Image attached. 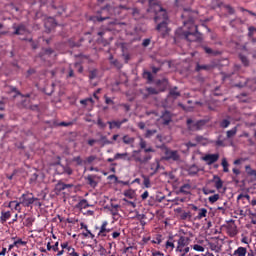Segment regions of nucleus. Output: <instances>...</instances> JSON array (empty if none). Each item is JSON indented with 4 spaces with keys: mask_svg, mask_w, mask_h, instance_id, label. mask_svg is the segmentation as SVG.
I'll return each instance as SVG.
<instances>
[{
    "mask_svg": "<svg viewBox=\"0 0 256 256\" xmlns=\"http://www.w3.org/2000/svg\"><path fill=\"white\" fill-rule=\"evenodd\" d=\"M211 183H214L216 189H223V180H221V177L214 175Z\"/></svg>",
    "mask_w": 256,
    "mask_h": 256,
    "instance_id": "nucleus-18",
    "label": "nucleus"
},
{
    "mask_svg": "<svg viewBox=\"0 0 256 256\" xmlns=\"http://www.w3.org/2000/svg\"><path fill=\"white\" fill-rule=\"evenodd\" d=\"M78 207H79V209H87V207H91V206H90L89 202L87 201V199H82L78 203Z\"/></svg>",
    "mask_w": 256,
    "mask_h": 256,
    "instance_id": "nucleus-33",
    "label": "nucleus"
},
{
    "mask_svg": "<svg viewBox=\"0 0 256 256\" xmlns=\"http://www.w3.org/2000/svg\"><path fill=\"white\" fill-rule=\"evenodd\" d=\"M162 125H169L171 121L173 120L171 117V112L165 111L161 116Z\"/></svg>",
    "mask_w": 256,
    "mask_h": 256,
    "instance_id": "nucleus-14",
    "label": "nucleus"
},
{
    "mask_svg": "<svg viewBox=\"0 0 256 256\" xmlns=\"http://www.w3.org/2000/svg\"><path fill=\"white\" fill-rule=\"evenodd\" d=\"M248 175L250 177H254V179H256V170L250 171Z\"/></svg>",
    "mask_w": 256,
    "mask_h": 256,
    "instance_id": "nucleus-64",
    "label": "nucleus"
},
{
    "mask_svg": "<svg viewBox=\"0 0 256 256\" xmlns=\"http://www.w3.org/2000/svg\"><path fill=\"white\" fill-rule=\"evenodd\" d=\"M132 15H133L134 19H141V15L139 14V9H137V8H133Z\"/></svg>",
    "mask_w": 256,
    "mask_h": 256,
    "instance_id": "nucleus-46",
    "label": "nucleus"
},
{
    "mask_svg": "<svg viewBox=\"0 0 256 256\" xmlns=\"http://www.w3.org/2000/svg\"><path fill=\"white\" fill-rule=\"evenodd\" d=\"M11 219V212L10 211H2L0 216V222L2 224L7 223V220Z\"/></svg>",
    "mask_w": 256,
    "mask_h": 256,
    "instance_id": "nucleus-21",
    "label": "nucleus"
},
{
    "mask_svg": "<svg viewBox=\"0 0 256 256\" xmlns=\"http://www.w3.org/2000/svg\"><path fill=\"white\" fill-rule=\"evenodd\" d=\"M169 97H172V99H177V97H181V92L177 91V87L171 88L169 90Z\"/></svg>",
    "mask_w": 256,
    "mask_h": 256,
    "instance_id": "nucleus-23",
    "label": "nucleus"
},
{
    "mask_svg": "<svg viewBox=\"0 0 256 256\" xmlns=\"http://www.w3.org/2000/svg\"><path fill=\"white\" fill-rule=\"evenodd\" d=\"M136 214H135V216H134V218L135 219H138V221H143V219H147V216H145V214H139V212H135Z\"/></svg>",
    "mask_w": 256,
    "mask_h": 256,
    "instance_id": "nucleus-47",
    "label": "nucleus"
},
{
    "mask_svg": "<svg viewBox=\"0 0 256 256\" xmlns=\"http://www.w3.org/2000/svg\"><path fill=\"white\" fill-rule=\"evenodd\" d=\"M74 185L73 184H65L62 181H59L56 186L55 189L56 191H58V193H61V191H65V189H73Z\"/></svg>",
    "mask_w": 256,
    "mask_h": 256,
    "instance_id": "nucleus-13",
    "label": "nucleus"
},
{
    "mask_svg": "<svg viewBox=\"0 0 256 256\" xmlns=\"http://www.w3.org/2000/svg\"><path fill=\"white\" fill-rule=\"evenodd\" d=\"M45 55H53V49L48 48V49H45L43 53H40L41 58L45 57Z\"/></svg>",
    "mask_w": 256,
    "mask_h": 256,
    "instance_id": "nucleus-44",
    "label": "nucleus"
},
{
    "mask_svg": "<svg viewBox=\"0 0 256 256\" xmlns=\"http://www.w3.org/2000/svg\"><path fill=\"white\" fill-rule=\"evenodd\" d=\"M117 209H119V205H111L110 212L113 216L119 215V211Z\"/></svg>",
    "mask_w": 256,
    "mask_h": 256,
    "instance_id": "nucleus-40",
    "label": "nucleus"
},
{
    "mask_svg": "<svg viewBox=\"0 0 256 256\" xmlns=\"http://www.w3.org/2000/svg\"><path fill=\"white\" fill-rule=\"evenodd\" d=\"M162 83L164 84V86L160 89L153 87L146 88L148 95H159V93L165 91V89H167V80H163Z\"/></svg>",
    "mask_w": 256,
    "mask_h": 256,
    "instance_id": "nucleus-10",
    "label": "nucleus"
},
{
    "mask_svg": "<svg viewBox=\"0 0 256 256\" xmlns=\"http://www.w3.org/2000/svg\"><path fill=\"white\" fill-rule=\"evenodd\" d=\"M100 255H103V253H105V247H103V245L99 244L98 246H96Z\"/></svg>",
    "mask_w": 256,
    "mask_h": 256,
    "instance_id": "nucleus-59",
    "label": "nucleus"
},
{
    "mask_svg": "<svg viewBox=\"0 0 256 256\" xmlns=\"http://www.w3.org/2000/svg\"><path fill=\"white\" fill-rule=\"evenodd\" d=\"M202 49L207 55H211L212 57H217V55H221V51L213 50L208 46H202Z\"/></svg>",
    "mask_w": 256,
    "mask_h": 256,
    "instance_id": "nucleus-17",
    "label": "nucleus"
},
{
    "mask_svg": "<svg viewBox=\"0 0 256 256\" xmlns=\"http://www.w3.org/2000/svg\"><path fill=\"white\" fill-rule=\"evenodd\" d=\"M211 65H205V64H197L195 71L199 72V71H209L211 70Z\"/></svg>",
    "mask_w": 256,
    "mask_h": 256,
    "instance_id": "nucleus-26",
    "label": "nucleus"
},
{
    "mask_svg": "<svg viewBox=\"0 0 256 256\" xmlns=\"http://www.w3.org/2000/svg\"><path fill=\"white\" fill-rule=\"evenodd\" d=\"M95 159H97V156H89L87 158V163L91 164L93 163V161H95Z\"/></svg>",
    "mask_w": 256,
    "mask_h": 256,
    "instance_id": "nucleus-61",
    "label": "nucleus"
},
{
    "mask_svg": "<svg viewBox=\"0 0 256 256\" xmlns=\"http://www.w3.org/2000/svg\"><path fill=\"white\" fill-rule=\"evenodd\" d=\"M181 17L184 27H187V25L188 29L194 27L195 32L183 31V29L179 28L178 30H176L175 37L180 39H186V41H190V43L196 41H203V34L199 32V30L197 29V25L194 24L195 17H197V13L191 11V9L189 8H184Z\"/></svg>",
    "mask_w": 256,
    "mask_h": 256,
    "instance_id": "nucleus-1",
    "label": "nucleus"
},
{
    "mask_svg": "<svg viewBox=\"0 0 256 256\" xmlns=\"http://www.w3.org/2000/svg\"><path fill=\"white\" fill-rule=\"evenodd\" d=\"M199 167H197V165H192L189 168V175H197V173L199 172Z\"/></svg>",
    "mask_w": 256,
    "mask_h": 256,
    "instance_id": "nucleus-37",
    "label": "nucleus"
},
{
    "mask_svg": "<svg viewBox=\"0 0 256 256\" xmlns=\"http://www.w3.org/2000/svg\"><path fill=\"white\" fill-rule=\"evenodd\" d=\"M97 179H99V177L97 175H88L86 177V181H87L88 185H90V187H92L93 189H95V187H97V185L99 184Z\"/></svg>",
    "mask_w": 256,
    "mask_h": 256,
    "instance_id": "nucleus-12",
    "label": "nucleus"
},
{
    "mask_svg": "<svg viewBox=\"0 0 256 256\" xmlns=\"http://www.w3.org/2000/svg\"><path fill=\"white\" fill-rule=\"evenodd\" d=\"M12 29L14 30L13 35H25L27 33V26L25 24L14 23Z\"/></svg>",
    "mask_w": 256,
    "mask_h": 256,
    "instance_id": "nucleus-9",
    "label": "nucleus"
},
{
    "mask_svg": "<svg viewBox=\"0 0 256 256\" xmlns=\"http://www.w3.org/2000/svg\"><path fill=\"white\" fill-rule=\"evenodd\" d=\"M96 125L99 127V129L105 130L107 128V122H104L101 117H98Z\"/></svg>",
    "mask_w": 256,
    "mask_h": 256,
    "instance_id": "nucleus-30",
    "label": "nucleus"
},
{
    "mask_svg": "<svg viewBox=\"0 0 256 256\" xmlns=\"http://www.w3.org/2000/svg\"><path fill=\"white\" fill-rule=\"evenodd\" d=\"M150 8L148 11H154L156 13V16L154 18L155 23H158L156 26V31H159L161 37L165 38L169 35L171 32V29L169 26V16H167V11H165L159 4L153 3V0H148Z\"/></svg>",
    "mask_w": 256,
    "mask_h": 256,
    "instance_id": "nucleus-2",
    "label": "nucleus"
},
{
    "mask_svg": "<svg viewBox=\"0 0 256 256\" xmlns=\"http://www.w3.org/2000/svg\"><path fill=\"white\" fill-rule=\"evenodd\" d=\"M189 237H185V236H180V238L178 239V245L176 247V251L178 253H181L180 256H187V253H189L190 248L187 246L189 245Z\"/></svg>",
    "mask_w": 256,
    "mask_h": 256,
    "instance_id": "nucleus-4",
    "label": "nucleus"
},
{
    "mask_svg": "<svg viewBox=\"0 0 256 256\" xmlns=\"http://www.w3.org/2000/svg\"><path fill=\"white\" fill-rule=\"evenodd\" d=\"M164 161H181V154L177 150L165 148Z\"/></svg>",
    "mask_w": 256,
    "mask_h": 256,
    "instance_id": "nucleus-5",
    "label": "nucleus"
},
{
    "mask_svg": "<svg viewBox=\"0 0 256 256\" xmlns=\"http://www.w3.org/2000/svg\"><path fill=\"white\" fill-rule=\"evenodd\" d=\"M114 159H123V161H132V158L129 156V153H116Z\"/></svg>",
    "mask_w": 256,
    "mask_h": 256,
    "instance_id": "nucleus-20",
    "label": "nucleus"
},
{
    "mask_svg": "<svg viewBox=\"0 0 256 256\" xmlns=\"http://www.w3.org/2000/svg\"><path fill=\"white\" fill-rule=\"evenodd\" d=\"M233 256H247V248L238 247V249L234 251Z\"/></svg>",
    "mask_w": 256,
    "mask_h": 256,
    "instance_id": "nucleus-22",
    "label": "nucleus"
},
{
    "mask_svg": "<svg viewBox=\"0 0 256 256\" xmlns=\"http://www.w3.org/2000/svg\"><path fill=\"white\" fill-rule=\"evenodd\" d=\"M161 168V164H159V162H155L152 163L150 166L151 171H153V173H151V176L155 175V173H157V171H159V169Z\"/></svg>",
    "mask_w": 256,
    "mask_h": 256,
    "instance_id": "nucleus-28",
    "label": "nucleus"
},
{
    "mask_svg": "<svg viewBox=\"0 0 256 256\" xmlns=\"http://www.w3.org/2000/svg\"><path fill=\"white\" fill-rule=\"evenodd\" d=\"M101 141H103L104 145H111V141L107 140V136H101L100 137Z\"/></svg>",
    "mask_w": 256,
    "mask_h": 256,
    "instance_id": "nucleus-53",
    "label": "nucleus"
},
{
    "mask_svg": "<svg viewBox=\"0 0 256 256\" xmlns=\"http://www.w3.org/2000/svg\"><path fill=\"white\" fill-rule=\"evenodd\" d=\"M56 173L57 175H73V168L58 162L56 164Z\"/></svg>",
    "mask_w": 256,
    "mask_h": 256,
    "instance_id": "nucleus-8",
    "label": "nucleus"
},
{
    "mask_svg": "<svg viewBox=\"0 0 256 256\" xmlns=\"http://www.w3.org/2000/svg\"><path fill=\"white\" fill-rule=\"evenodd\" d=\"M122 141L125 145H133V143H135V138L125 135L123 136Z\"/></svg>",
    "mask_w": 256,
    "mask_h": 256,
    "instance_id": "nucleus-25",
    "label": "nucleus"
},
{
    "mask_svg": "<svg viewBox=\"0 0 256 256\" xmlns=\"http://www.w3.org/2000/svg\"><path fill=\"white\" fill-rule=\"evenodd\" d=\"M68 256H72L74 253H76L75 248L70 246L67 250Z\"/></svg>",
    "mask_w": 256,
    "mask_h": 256,
    "instance_id": "nucleus-60",
    "label": "nucleus"
},
{
    "mask_svg": "<svg viewBox=\"0 0 256 256\" xmlns=\"http://www.w3.org/2000/svg\"><path fill=\"white\" fill-rule=\"evenodd\" d=\"M97 35H99L100 37L97 39V43L99 45H103V47H107V39L103 38V36L105 35V30L99 31L97 33Z\"/></svg>",
    "mask_w": 256,
    "mask_h": 256,
    "instance_id": "nucleus-19",
    "label": "nucleus"
},
{
    "mask_svg": "<svg viewBox=\"0 0 256 256\" xmlns=\"http://www.w3.org/2000/svg\"><path fill=\"white\" fill-rule=\"evenodd\" d=\"M121 9H129V8H127V6L125 5H119L118 7H116V13L119 14V11H121Z\"/></svg>",
    "mask_w": 256,
    "mask_h": 256,
    "instance_id": "nucleus-62",
    "label": "nucleus"
},
{
    "mask_svg": "<svg viewBox=\"0 0 256 256\" xmlns=\"http://www.w3.org/2000/svg\"><path fill=\"white\" fill-rule=\"evenodd\" d=\"M143 47H149V45H151V39L147 38L144 39L142 42Z\"/></svg>",
    "mask_w": 256,
    "mask_h": 256,
    "instance_id": "nucleus-58",
    "label": "nucleus"
},
{
    "mask_svg": "<svg viewBox=\"0 0 256 256\" xmlns=\"http://www.w3.org/2000/svg\"><path fill=\"white\" fill-rule=\"evenodd\" d=\"M104 99H105L106 105H115V102L113 101V99L107 97V95L104 96Z\"/></svg>",
    "mask_w": 256,
    "mask_h": 256,
    "instance_id": "nucleus-51",
    "label": "nucleus"
},
{
    "mask_svg": "<svg viewBox=\"0 0 256 256\" xmlns=\"http://www.w3.org/2000/svg\"><path fill=\"white\" fill-rule=\"evenodd\" d=\"M209 203H217L219 201V194H214L208 198Z\"/></svg>",
    "mask_w": 256,
    "mask_h": 256,
    "instance_id": "nucleus-42",
    "label": "nucleus"
},
{
    "mask_svg": "<svg viewBox=\"0 0 256 256\" xmlns=\"http://www.w3.org/2000/svg\"><path fill=\"white\" fill-rule=\"evenodd\" d=\"M125 197H129V199H133V197L135 196V192L133 191H127L124 193Z\"/></svg>",
    "mask_w": 256,
    "mask_h": 256,
    "instance_id": "nucleus-56",
    "label": "nucleus"
},
{
    "mask_svg": "<svg viewBox=\"0 0 256 256\" xmlns=\"http://www.w3.org/2000/svg\"><path fill=\"white\" fill-rule=\"evenodd\" d=\"M114 8L113 6L106 4L104 7L98 11V15L94 17V21H98L99 23L103 21H107V19H111V15H113Z\"/></svg>",
    "mask_w": 256,
    "mask_h": 256,
    "instance_id": "nucleus-3",
    "label": "nucleus"
},
{
    "mask_svg": "<svg viewBox=\"0 0 256 256\" xmlns=\"http://www.w3.org/2000/svg\"><path fill=\"white\" fill-rule=\"evenodd\" d=\"M239 58L240 61H242L244 67H249V59L246 56L240 55Z\"/></svg>",
    "mask_w": 256,
    "mask_h": 256,
    "instance_id": "nucleus-41",
    "label": "nucleus"
},
{
    "mask_svg": "<svg viewBox=\"0 0 256 256\" xmlns=\"http://www.w3.org/2000/svg\"><path fill=\"white\" fill-rule=\"evenodd\" d=\"M80 103L81 105H88L89 103L93 105L94 101H93V98H87V99L81 100Z\"/></svg>",
    "mask_w": 256,
    "mask_h": 256,
    "instance_id": "nucleus-49",
    "label": "nucleus"
},
{
    "mask_svg": "<svg viewBox=\"0 0 256 256\" xmlns=\"http://www.w3.org/2000/svg\"><path fill=\"white\" fill-rule=\"evenodd\" d=\"M95 143H97V140H95V139H90V140H88V145H89L90 147H93V145H95Z\"/></svg>",
    "mask_w": 256,
    "mask_h": 256,
    "instance_id": "nucleus-63",
    "label": "nucleus"
},
{
    "mask_svg": "<svg viewBox=\"0 0 256 256\" xmlns=\"http://www.w3.org/2000/svg\"><path fill=\"white\" fill-rule=\"evenodd\" d=\"M175 249V240H173V237H169V240L166 242V248L169 249Z\"/></svg>",
    "mask_w": 256,
    "mask_h": 256,
    "instance_id": "nucleus-39",
    "label": "nucleus"
},
{
    "mask_svg": "<svg viewBox=\"0 0 256 256\" xmlns=\"http://www.w3.org/2000/svg\"><path fill=\"white\" fill-rule=\"evenodd\" d=\"M202 159L207 163V165H213V163H217V161H219V154H207Z\"/></svg>",
    "mask_w": 256,
    "mask_h": 256,
    "instance_id": "nucleus-11",
    "label": "nucleus"
},
{
    "mask_svg": "<svg viewBox=\"0 0 256 256\" xmlns=\"http://www.w3.org/2000/svg\"><path fill=\"white\" fill-rule=\"evenodd\" d=\"M107 225H109V222L104 221L100 227V231L98 233V235L100 237H107V233H109L111 231V229H107Z\"/></svg>",
    "mask_w": 256,
    "mask_h": 256,
    "instance_id": "nucleus-15",
    "label": "nucleus"
},
{
    "mask_svg": "<svg viewBox=\"0 0 256 256\" xmlns=\"http://www.w3.org/2000/svg\"><path fill=\"white\" fill-rule=\"evenodd\" d=\"M229 125H231V120H229V119H223L222 121H220L221 129H227V127H229Z\"/></svg>",
    "mask_w": 256,
    "mask_h": 256,
    "instance_id": "nucleus-35",
    "label": "nucleus"
},
{
    "mask_svg": "<svg viewBox=\"0 0 256 256\" xmlns=\"http://www.w3.org/2000/svg\"><path fill=\"white\" fill-rule=\"evenodd\" d=\"M14 245L17 247V249H19V247H25V245H27V242L19 238L14 241Z\"/></svg>",
    "mask_w": 256,
    "mask_h": 256,
    "instance_id": "nucleus-36",
    "label": "nucleus"
},
{
    "mask_svg": "<svg viewBox=\"0 0 256 256\" xmlns=\"http://www.w3.org/2000/svg\"><path fill=\"white\" fill-rule=\"evenodd\" d=\"M35 201H39V198H35L33 193H26L20 197V203H22L24 207H31Z\"/></svg>",
    "mask_w": 256,
    "mask_h": 256,
    "instance_id": "nucleus-6",
    "label": "nucleus"
},
{
    "mask_svg": "<svg viewBox=\"0 0 256 256\" xmlns=\"http://www.w3.org/2000/svg\"><path fill=\"white\" fill-rule=\"evenodd\" d=\"M144 77L148 79V81H153V75L151 72H144Z\"/></svg>",
    "mask_w": 256,
    "mask_h": 256,
    "instance_id": "nucleus-54",
    "label": "nucleus"
},
{
    "mask_svg": "<svg viewBox=\"0 0 256 256\" xmlns=\"http://www.w3.org/2000/svg\"><path fill=\"white\" fill-rule=\"evenodd\" d=\"M114 127H116V129H119L121 127V125H123V122L116 120V121H112Z\"/></svg>",
    "mask_w": 256,
    "mask_h": 256,
    "instance_id": "nucleus-57",
    "label": "nucleus"
},
{
    "mask_svg": "<svg viewBox=\"0 0 256 256\" xmlns=\"http://www.w3.org/2000/svg\"><path fill=\"white\" fill-rule=\"evenodd\" d=\"M139 146L140 149H144L145 153H155V150L153 148H147V141H145L143 138H140Z\"/></svg>",
    "mask_w": 256,
    "mask_h": 256,
    "instance_id": "nucleus-16",
    "label": "nucleus"
},
{
    "mask_svg": "<svg viewBox=\"0 0 256 256\" xmlns=\"http://www.w3.org/2000/svg\"><path fill=\"white\" fill-rule=\"evenodd\" d=\"M5 27V25H3V23H0V37H3L4 35H7V31L3 30V28Z\"/></svg>",
    "mask_w": 256,
    "mask_h": 256,
    "instance_id": "nucleus-52",
    "label": "nucleus"
},
{
    "mask_svg": "<svg viewBox=\"0 0 256 256\" xmlns=\"http://www.w3.org/2000/svg\"><path fill=\"white\" fill-rule=\"evenodd\" d=\"M73 125V122H60L57 124L58 127H71Z\"/></svg>",
    "mask_w": 256,
    "mask_h": 256,
    "instance_id": "nucleus-50",
    "label": "nucleus"
},
{
    "mask_svg": "<svg viewBox=\"0 0 256 256\" xmlns=\"http://www.w3.org/2000/svg\"><path fill=\"white\" fill-rule=\"evenodd\" d=\"M156 133H157L156 129L146 130L145 137L146 139H151V137H153V135H156Z\"/></svg>",
    "mask_w": 256,
    "mask_h": 256,
    "instance_id": "nucleus-38",
    "label": "nucleus"
},
{
    "mask_svg": "<svg viewBox=\"0 0 256 256\" xmlns=\"http://www.w3.org/2000/svg\"><path fill=\"white\" fill-rule=\"evenodd\" d=\"M225 9H227V11L230 15H233V13H235V9H233V7H231V5H225Z\"/></svg>",
    "mask_w": 256,
    "mask_h": 256,
    "instance_id": "nucleus-55",
    "label": "nucleus"
},
{
    "mask_svg": "<svg viewBox=\"0 0 256 256\" xmlns=\"http://www.w3.org/2000/svg\"><path fill=\"white\" fill-rule=\"evenodd\" d=\"M180 218L182 219V221H186V219H191V212H183L180 215Z\"/></svg>",
    "mask_w": 256,
    "mask_h": 256,
    "instance_id": "nucleus-43",
    "label": "nucleus"
},
{
    "mask_svg": "<svg viewBox=\"0 0 256 256\" xmlns=\"http://www.w3.org/2000/svg\"><path fill=\"white\" fill-rule=\"evenodd\" d=\"M198 211L199 212H198V215H197L196 219L201 220L204 217H207V209L206 208H201Z\"/></svg>",
    "mask_w": 256,
    "mask_h": 256,
    "instance_id": "nucleus-32",
    "label": "nucleus"
},
{
    "mask_svg": "<svg viewBox=\"0 0 256 256\" xmlns=\"http://www.w3.org/2000/svg\"><path fill=\"white\" fill-rule=\"evenodd\" d=\"M142 179H143V185L146 189L151 188V179L146 176V175H142Z\"/></svg>",
    "mask_w": 256,
    "mask_h": 256,
    "instance_id": "nucleus-31",
    "label": "nucleus"
},
{
    "mask_svg": "<svg viewBox=\"0 0 256 256\" xmlns=\"http://www.w3.org/2000/svg\"><path fill=\"white\" fill-rule=\"evenodd\" d=\"M206 123L207 122L205 120H199L194 122L192 119H188L187 127L189 131H200V129H203V127H205Z\"/></svg>",
    "mask_w": 256,
    "mask_h": 256,
    "instance_id": "nucleus-7",
    "label": "nucleus"
},
{
    "mask_svg": "<svg viewBox=\"0 0 256 256\" xmlns=\"http://www.w3.org/2000/svg\"><path fill=\"white\" fill-rule=\"evenodd\" d=\"M193 249H194V251H199L200 253H203V251H205V247H203L199 244L193 245Z\"/></svg>",
    "mask_w": 256,
    "mask_h": 256,
    "instance_id": "nucleus-48",
    "label": "nucleus"
},
{
    "mask_svg": "<svg viewBox=\"0 0 256 256\" xmlns=\"http://www.w3.org/2000/svg\"><path fill=\"white\" fill-rule=\"evenodd\" d=\"M96 78H97V69L91 70L89 72V79L93 81V79H96Z\"/></svg>",
    "mask_w": 256,
    "mask_h": 256,
    "instance_id": "nucleus-45",
    "label": "nucleus"
},
{
    "mask_svg": "<svg viewBox=\"0 0 256 256\" xmlns=\"http://www.w3.org/2000/svg\"><path fill=\"white\" fill-rule=\"evenodd\" d=\"M221 165L223 167L224 173H229V162H227V158L222 159Z\"/></svg>",
    "mask_w": 256,
    "mask_h": 256,
    "instance_id": "nucleus-34",
    "label": "nucleus"
},
{
    "mask_svg": "<svg viewBox=\"0 0 256 256\" xmlns=\"http://www.w3.org/2000/svg\"><path fill=\"white\" fill-rule=\"evenodd\" d=\"M180 193L184 195H189L191 193V184H184L180 187Z\"/></svg>",
    "mask_w": 256,
    "mask_h": 256,
    "instance_id": "nucleus-24",
    "label": "nucleus"
},
{
    "mask_svg": "<svg viewBox=\"0 0 256 256\" xmlns=\"http://www.w3.org/2000/svg\"><path fill=\"white\" fill-rule=\"evenodd\" d=\"M109 60H110L111 65H114V67H116V69H121L123 67V64H121V62H119V60L113 59V56H110Z\"/></svg>",
    "mask_w": 256,
    "mask_h": 256,
    "instance_id": "nucleus-27",
    "label": "nucleus"
},
{
    "mask_svg": "<svg viewBox=\"0 0 256 256\" xmlns=\"http://www.w3.org/2000/svg\"><path fill=\"white\" fill-rule=\"evenodd\" d=\"M237 135V127L232 128L226 132V138L231 139Z\"/></svg>",
    "mask_w": 256,
    "mask_h": 256,
    "instance_id": "nucleus-29",
    "label": "nucleus"
}]
</instances>
